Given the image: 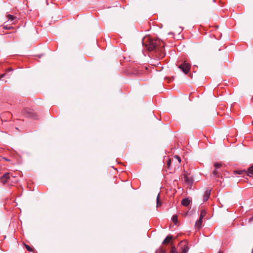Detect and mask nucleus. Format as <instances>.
Wrapping results in <instances>:
<instances>
[{"label":"nucleus","instance_id":"f257e3e1","mask_svg":"<svg viewBox=\"0 0 253 253\" xmlns=\"http://www.w3.org/2000/svg\"><path fill=\"white\" fill-rule=\"evenodd\" d=\"M144 40L145 42H143V44L145 45L149 51L155 49L160 42L159 40L152 39L149 37L145 38Z\"/></svg>","mask_w":253,"mask_h":253},{"label":"nucleus","instance_id":"f03ea898","mask_svg":"<svg viewBox=\"0 0 253 253\" xmlns=\"http://www.w3.org/2000/svg\"><path fill=\"white\" fill-rule=\"evenodd\" d=\"M178 251L180 252V253H187L189 248L187 243L186 241H181L178 245Z\"/></svg>","mask_w":253,"mask_h":253},{"label":"nucleus","instance_id":"7ed1b4c3","mask_svg":"<svg viewBox=\"0 0 253 253\" xmlns=\"http://www.w3.org/2000/svg\"><path fill=\"white\" fill-rule=\"evenodd\" d=\"M191 65L189 63L184 61L178 65V68L180 69L185 74H187L190 69Z\"/></svg>","mask_w":253,"mask_h":253},{"label":"nucleus","instance_id":"20e7f679","mask_svg":"<svg viewBox=\"0 0 253 253\" xmlns=\"http://www.w3.org/2000/svg\"><path fill=\"white\" fill-rule=\"evenodd\" d=\"M235 172L238 174H243L244 173H247V175L249 176L252 177L253 175V166L250 167L248 170V171L246 172L245 170H236Z\"/></svg>","mask_w":253,"mask_h":253},{"label":"nucleus","instance_id":"39448f33","mask_svg":"<svg viewBox=\"0 0 253 253\" xmlns=\"http://www.w3.org/2000/svg\"><path fill=\"white\" fill-rule=\"evenodd\" d=\"M10 179V176L9 173H6L1 177V181L3 183H5Z\"/></svg>","mask_w":253,"mask_h":253},{"label":"nucleus","instance_id":"423d86ee","mask_svg":"<svg viewBox=\"0 0 253 253\" xmlns=\"http://www.w3.org/2000/svg\"><path fill=\"white\" fill-rule=\"evenodd\" d=\"M210 195H211V190H206L204 194V197H203L204 201H207L208 200V199L209 198Z\"/></svg>","mask_w":253,"mask_h":253},{"label":"nucleus","instance_id":"0eeeda50","mask_svg":"<svg viewBox=\"0 0 253 253\" xmlns=\"http://www.w3.org/2000/svg\"><path fill=\"white\" fill-rule=\"evenodd\" d=\"M190 203V200L188 198L183 199L181 202V204L184 206H188Z\"/></svg>","mask_w":253,"mask_h":253},{"label":"nucleus","instance_id":"6e6552de","mask_svg":"<svg viewBox=\"0 0 253 253\" xmlns=\"http://www.w3.org/2000/svg\"><path fill=\"white\" fill-rule=\"evenodd\" d=\"M202 219L199 218V219L195 223V227L197 228H201L202 224Z\"/></svg>","mask_w":253,"mask_h":253},{"label":"nucleus","instance_id":"1a4fd4ad","mask_svg":"<svg viewBox=\"0 0 253 253\" xmlns=\"http://www.w3.org/2000/svg\"><path fill=\"white\" fill-rule=\"evenodd\" d=\"M172 236H170V235L168 236L165 238V239L163 241V244H166L169 243L172 240Z\"/></svg>","mask_w":253,"mask_h":253},{"label":"nucleus","instance_id":"9d476101","mask_svg":"<svg viewBox=\"0 0 253 253\" xmlns=\"http://www.w3.org/2000/svg\"><path fill=\"white\" fill-rule=\"evenodd\" d=\"M172 220L174 224H176L178 221V217L176 215H173L172 217Z\"/></svg>","mask_w":253,"mask_h":253},{"label":"nucleus","instance_id":"9b49d317","mask_svg":"<svg viewBox=\"0 0 253 253\" xmlns=\"http://www.w3.org/2000/svg\"><path fill=\"white\" fill-rule=\"evenodd\" d=\"M206 215V211L205 210H202L201 211L200 218L203 219V218Z\"/></svg>","mask_w":253,"mask_h":253},{"label":"nucleus","instance_id":"f8f14e48","mask_svg":"<svg viewBox=\"0 0 253 253\" xmlns=\"http://www.w3.org/2000/svg\"><path fill=\"white\" fill-rule=\"evenodd\" d=\"M159 197H160V195L158 194L157 197V208L161 206V203L160 202V200H159Z\"/></svg>","mask_w":253,"mask_h":253},{"label":"nucleus","instance_id":"ddd939ff","mask_svg":"<svg viewBox=\"0 0 253 253\" xmlns=\"http://www.w3.org/2000/svg\"><path fill=\"white\" fill-rule=\"evenodd\" d=\"M212 175L215 177L219 176L218 172L216 169H215L213 172H212Z\"/></svg>","mask_w":253,"mask_h":253},{"label":"nucleus","instance_id":"4468645a","mask_svg":"<svg viewBox=\"0 0 253 253\" xmlns=\"http://www.w3.org/2000/svg\"><path fill=\"white\" fill-rule=\"evenodd\" d=\"M170 253H178V252L176 251L175 247L174 246H172L171 248Z\"/></svg>","mask_w":253,"mask_h":253},{"label":"nucleus","instance_id":"2eb2a0df","mask_svg":"<svg viewBox=\"0 0 253 253\" xmlns=\"http://www.w3.org/2000/svg\"><path fill=\"white\" fill-rule=\"evenodd\" d=\"M8 20H11V21H13L14 19H15V17H13L12 15H8Z\"/></svg>","mask_w":253,"mask_h":253},{"label":"nucleus","instance_id":"dca6fc26","mask_svg":"<svg viewBox=\"0 0 253 253\" xmlns=\"http://www.w3.org/2000/svg\"><path fill=\"white\" fill-rule=\"evenodd\" d=\"M25 247H26V249L29 251V252H32L33 251V250L28 245H25Z\"/></svg>","mask_w":253,"mask_h":253},{"label":"nucleus","instance_id":"f3484780","mask_svg":"<svg viewBox=\"0 0 253 253\" xmlns=\"http://www.w3.org/2000/svg\"><path fill=\"white\" fill-rule=\"evenodd\" d=\"M221 165L220 164H218V163H215L214 164V166L216 168V169L218 168H220L221 167Z\"/></svg>","mask_w":253,"mask_h":253},{"label":"nucleus","instance_id":"a211bd4d","mask_svg":"<svg viewBox=\"0 0 253 253\" xmlns=\"http://www.w3.org/2000/svg\"><path fill=\"white\" fill-rule=\"evenodd\" d=\"M174 158H176V159L178 160V161L179 162H181V159H180V158L178 156H177V155H175V156H174Z\"/></svg>","mask_w":253,"mask_h":253},{"label":"nucleus","instance_id":"6ab92c4d","mask_svg":"<svg viewBox=\"0 0 253 253\" xmlns=\"http://www.w3.org/2000/svg\"><path fill=\"white\" fill-rule=\"evenodd\" d=\"M170 162H171L170 160H168V161L167 162V165H168V167H169L170 165Z\"/></svg>","mask_w":253,"mask_h":253},{"label":"nucleus","instance_id":"aec40b11","mask_svg":"<svg viewBox=\"0 0 253 253\" xmlns=\"http://www.w3.org/2000/svg\"><path fill=\"white\" fill-rule=\"evenodd\" d=\"M26 117H32V115H31V114H29V112H28V114L26 115Z\"/></svg>","mask_w":253,"mask_h":253},{"label":"nucleus","instance_id":"412c9836","mask_svg":"<svg viewBox=\"0 0 253 253\" xmlns=\"http://www.w3.org/2000/svg\"><path fill=\"white\" fill-rule=\"evenodd\" d=\"M5 76V74H3L0 76V80Z\"/></svg>","mask_w":253,"mask_h":253},{"label":"nucleus","instance_id":"4be33fe9","mask_svg":"<svg viewBox=\"0 0 253 253\" xmlns=\"http://www.w3.org/2000/svg\"><path fill=\"white\" fill-rule=\"evenodd\" d=\"M184 179H185V181H188V177H187V176H184Z\"/></svg>","mask_w":253,"mask_h":253},{"label":"nucleus","instance_id":"5701e85b","mask_svg":"<svg viewBox=\"0 0 253 253\" xmlns=\"http://www.w3.org/2000/svg\"><path fill=\"white\" fill-rule=\"evenodd\" d=\"M8 71H12V69L11 68H9V69H8Z\"/></svg>","mask_w":253,"mask_h":253},{"label":"nucleus","instance_id":"b1692460","mask_svg":"<svg viewBox=\"0 0 253 253\" xmlns=\"http://www.w3.org/2000/svg\"><path fill=\"white\" fill-rule=\"evenodd\" d=\"M218 253H223V252H221L220 251H219Z\"/></svg>","mask_w":253,"mask_h":253}]
</instances>
